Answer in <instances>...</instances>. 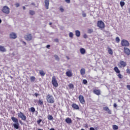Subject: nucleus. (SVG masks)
<instances>
[{
	"label": "nucleus",
	"instance_id": "nucleus-1",
	"mask_svg": "<svg viewBox=\"0 0 130 130\" xmlns=\"http://www.w3.org/2000/svg\"><path fill=\"white\" fill-rule=\"evenodd\" d=\"M11 119L13 122H15V123L13 124L14 128H16V129H19L20 124H19L18 119L15 117H12Z\"/></svg>",
	"mask_w": 130,
	"mask_h": 130
},
{
	"label": "nucleus",
	"instance_id": "nucleus-2",
	"mask_svg": "<svg viewBox=\"0 0 130 130\" xmlns=\"http://www.w3.org/2000/svg\"><path fill=\"white\" fill-rule=\"evenodd\" d=\"M46 100L48 102V103H54L55 101H54V98H53V96L52 95H50V94H48L46 96Z\"/></svg>",
	"mask_w": 130,
	"mask_h": 130
},
{
	"label": "nucleus",
	"instance_id": "nucleus-3",
	"mask_svg": "<svg viewBox=\"0 0 130 130\" xmlns=\"http://www.w3.org/2000/svg\"><path fill=\"white\" fill-rule=\"evenodd\" d=\"M114 71L116 73V74H118L117 76L119 79H122L123 78V76H122L121 74H120V70H119L117 67H114Z\"/></svg>",
	"mask_w": 130,
	"mask_h": 130
},
{
	"label": "nucleus",
	"instance_id": "nucleus-4",
	"mask_svg": "<svg viewBox=\"0 0 130 130\" xmlns=\"http://www.w3.org/2000/svg\"><path fill=\"white\" fill-rule=\"evenodd\" d=\"M18 117L21 118L23 121H26V119H27V117L23 113H22V112H20L18 113Z\"/></svg>",
	"mask_w": 130,
	"mask_h": 130
},
{
	"label": "nucleus",
	"instance_id": "nucleus-5",
	"mask_svg": "<svg viewBox=\"0 0 130 130\" xmlns=\"http://www.w3.org/2000/svg\"><path fill=\"white\" fill-rule=\"evenodd\" d=\"M121 45L122 46L127 47L129 46V42L126 40L123 39L121 41Z\"/></svg>",
	"mask_w": 130,
	"mask_h": 130
},
{
	"label": "nucleus",
	"instance_id": "nucleus-6",
	"mask_svg": "<svg viewBox=\"0 0 130 130\" xmlns=\"http://www.w3.org/2000/svg\"><path fill=\"white\" fill-rule=\"evenodd\" d=\"M52 84L55 87L58 86V83H57V80H56L55 76H53L52 78Z\"/></svg>",
	"mask_w": 130,
	"mask_h": 130
},
{
	"label": "nucleus",
	"instance_id": "nucleus-7",
	"mask_svg": "<svg viewBox=\"0 0 130 130\" xmlns=\"http://www.w3.org/2000/svg\"><path fill=\"white\" fill-rule=\"evenodd\" d=\"M2 12L5 14H10V8L7 6H4L2 9Z\"/></svg>",
	"mask_w": 130,
	"mask_h": 130
},
{
	"label": "nucleus",
	"instance_id": "nucleus-8",
	"mask_svg": "<svg viewBox=\"0 0 130 130\" xmlns=\"http://www.w3.org/2000/svg\"><path fill=\"white\" fill-rule=\"evenodd\" d=\"M98 27L101 28V29H103V28L105 27L104 22H103L102 21H99L98 22Z\"/></svg>",
	"mask_w": 130,
	"mask_h": 130
},
{
	"label": "nucleus",
	"instance_id": "nucleus-9",
	"mask_svg": "<svg viewBox=\"0 0 130 130\" xmlns=\"http://www.w3.org/2000/svg\"><path fill=\"white\" fill-rule=\"evenodd\" d=\"M79 101H80V103H81V104H85V99L84 98V96H83L82 95H80L79 96Z\"/></svg>",
	"mask_w": 130,
	"mask_h": 130
},
{
	"label": "nucleus",
	"instance_id": "nucleus-10",
	"mask_svg": "<svg viewBox=\"0 0 130 130\" xmlns=\"http://www.w3.org/2000/svg\"><path fill=\"white\" fill-rule=\"evenodd\" d=\"M93 93L95 94V95L99 96L100 95H101V90H100V89H94L93 90Z\"/></svg>",
	"mask_w": 130,
	"mask_h": 130
},
{
	"label": "nucleus",
	"instance_id": "nucleus-11",
	"mask_svg": "<svg viewBox=\"0 0 130 130\" xmlns=\"http://www.w3.org/2000/svg\"><path fill=\"white\" fill-rule=\"evenodd\" d=\"M24 38L25 40H27V41H30V40H32V36L31 34L25 36Z\"/></svg>",
	"mask_w": 130,
	"mask_h": 130
},
{
	"label": "nucleus",
	"instance_id": "nucleus-12",
	"mask_svg": "<svg viewBox=\"0 0 130 130\" xmlns=\"http://www.w3.org/2000/svg\"><path fill=\"white\" fill-rule=\"evenodd\" d=\"M10 38L12 39H16L17 38V34L15 32H11L10 34Z\"/></svg>",
	"mask_w": 130,
	"mask_h": 130
},
{
	"label": "nucleus",
	"instance_id": "nucleus-13",
	"mask_svg": "<svg viewBox=\"0 0 130 130\" xmlns=\"http://www.w3.org/2000/svg\"><path fill=\"white\" fill-rule=\"evenodd\" d=\"M120 64L122 68H125V67H126V62L123 60H120Z\"/></svg>",
	"mask_w": 130,
	"mask_h": 130
},
{
	"label": "nucleus",
	"instance_id": "nucleus-14",
	"mask_svg": "<svg viewBox=\"0 0 130 130\" xmlns=\"http://www.w3.org/2000/svg\"><path fill=\"white\" fill-rule=\"evenodd\" d=\"M72 107L75 110H78L80 109V107H79V106L75 103L72 104Z\"/></svg>",
	"mask_w": 130,
	"mask_h": 130
},
{
	"label": "nucleus",
	"instance_id": "nucleus-15",
	"mask_svg": "<svg viewBox=\"0 0 130 130\" xmlns=\"http://www.w3.org/2000/svg\"><path fill=\"white\" fill-rule=\"evenodd\" d=\"M66 75L67 76V77L71 78V77H73V72H72V71L69 70L66 72Z\"/></svg>",
	"mask_w": 130,
	"mask_h": 130
},
{
	"label": "nucleus",
	"instance_id": "nucleus-16",
	"mask_svg": "<svg viewBox=\"0 0 130 130\" xmlns=\"http://www.w3.org/2000/svg\"><path fill=\"white\" fill-rule=\"evenodd\" d=\"M103 110L105 111H107V112H108V114H111V110H110V109H109V108H108V107H104Z\"/></svg>",
	"mask_w": 130,
	"mask_h": 130
},
{
	"label": "nucleus",
	"instance_id": "nucleus-17",
	"mask_svg": "<svg viewBox=\"0 0 130 130\" xmlns=\"http://www.w3.org/2000/svg\"><path fill=\"white\" fill-rule=\"evenodd\" d=\"M45 6L46 9L48 10V7L49 6V0H45Z\"/></svg>",
	"mask_w": 130,
	"mask_h": 130
},
{
	"label": "nucleus",
	"instance_id": "nucleus-18",
	"mask_svg": "<svg viewBox=\"0 0 130 130\" xmlns=\"http://www.w3.org/2000/svg\"><path fill=\"white\" fill-rule=\"evenodd\" d=\"M65 121L67 123H68L69 124H70V123H72V122H73V121H72V119H71L70 118H67L65 120Z\"/></svg>",
	"mask_w": 130,
	"mask_h": 130
},
{
	"label": "nucleus",
	"instance_id": "nucleus-19",
	"mask_svg": "<svg viewBox=\"0 0 130 130\" xmlns=\"http://www.w3.org/2000/svg\"><path fill=\"white\" fill-rule=\"evenodd\" d=\"M124 52L126 55H129L130 54V50L129 49H124Z\"/></svg>",
	"mask_w": 130,
	"mask_h": 130
},
{
	"label": "nucleus",
	"instance_id": "nucleus-20",
	"mask_svg": "<svg viewBox=\"0 0 130 130\" xmlns=\"http://www.w3.org/2000/svg\"><path fill=\"white\" fill-rule=\"evenodd\" d=\"M86 73V71H85V69L82 68V69L80 70V74L81 76H84Z\"/></svg>",
	"mask_w": 130,
	"mask_h": 130
},
{
	"label": "nucleus",
	"instance_id": "nucleus-21",
	"mask_svg": "<svg viewBox=\"0 0 130 130\" xmlns=\"http://www.w3.org/2000/svg\"><path fill=\"white\" fill-rule=\"evenodd\" d=\"M75 35L77 37H80V36H81V32H80L79 30H76L75 31Z\"/></svg>",
	"mask_w": 130,
	"mask_h": 130
},
{
	"label": "nucleus",
	"instance_id": "nucleus-22",
	"mask_svg": "<svg viewBox=\"0 0 130 130\" xmlns=\"http://www.w3.org/2000/svg\"><path fill=\"white\" fill-rule=\"evenodd\" d=\"M40 75L41 76V77H44L45 76V73L44 71H43V70H40Z\"/></svg>",
	"mask_w": 130,
	"mask_h": 130
},
{
	"label": "nucleus",
	"instance_id": "nucleus-23",
	"mask_svg": "<svg viewBox=\"0 0 130 130\" xmlns=\"http://www.w3.org/2000/svg\"><path fill=\"white\" fill-rule=\"evenodd\" d=\"M38 105H43V101L39 100L38 102Z\"/></svg>",
	"mask_w": 130,
	"mask_h": 130
},
{
	"label": "nucleus",
	"instance_id": "nucleus-24",
	"mask_svg": "<svg viewBox=\"0 0 130 130\" xmlns=\"http://www.w3.org/2000/svg\"><path fill=\"white\" fill-rule=\"evenodd\" d=\"M30 80L31 82H34L35 81V80H36V78L34 76H31L30 78Z\"/></svg>",
	"mask_w": 130,
	"mask_h": 130
},
{
	"label": "nucleus",
	"instance_id": "nucleus-25",
	"mask_svg": "<svg viewBox=\"0 0 130 130\" xmlns=\"http://www.w3.org/2000/svg\"><path fill=\"white\" fill-rule=\"evenodd\" d=\"M68 87L70 89H74V84L70 83L69 84Z\"/></svg>",
	"mask_w": 130,
	"mask_h": 130
},
{
	"label": "nucleus",
	"instance_id": "nucleus-26",
	"mask_svg": "<svg viewBox=\"0 0 130 130\" xmlns=\"http://www.w3.org/2000/svg\"><path fill=\"white\" fill-rule=\"evenodd\" d=\"M48 120H52L53 119V117L51 115H49L48 116Z\"/></svg>",
	"mask_w": 130,
	"mask_h": 130
},
{
	"label": "nucleus",
	"instance_id": "nucleus-27",
	"mask_svg": "<svg viewBox=\"0 0 130 130\" xmlns=\"http://www.w3.org/2000/svg\"><path fill=\"white\" fill-rule=\"evenodd\" d=\"M29 14L31 15V16H33L34 15H35V12L33 10H30Z\"/></svg>",
	"mask_w": 130,
	"mask_h": 130
},
{
	"label": "nucleus",
	"instance_id": "nucleus-28",
	"mask_svg": "<svg viewBox=\"0 0 130 130\" xmlns=\"http://www.w3.org/2000/svg\"><path fill=\"white\" fill-rule=\"evenodd\" d=\"M120 5L121 8H123L124 5H125V3H124V2L121 1L120 2Z\"/></svg>",
	"mask_w": 130,
	"mask_h": 130
},
{
	"label": "nucleus",
	"instance_id": "nucleus-29",
	"mask_svg": "<svg viewBox=\"0 0 130 130\" xmlns=\"http://www.w3.org/2000/svg\"><path fill=\"white\" fill-rule=\"evenodd\" d=\"M113 129L114 130H117L118 129V126L116 125H114L113 126Z\"/></svg>",
	"mask_w": 130,
	"mask_h": 130
},
{
	"label": "nucleus",
	"instance_id": "nucleus-30",
	"mask_svg": "<svg viewBox=\"0 0 130 130\" xmlns=\"http://www.w3.org/2000/svg\"><path fill=\"white\" fill-rule=\"evenodd\" d=\"M120 41V39H119V37H117L116 38V42H117V43H119Z\"/></svg>",
	"mask_w": 130,
	"mask_h": 130
},
{
	"label": "nucleus",
	"instance_id": "nucleus-31",
	"mask_svg": "<svg viewBox=\"0 0 130 130\" xmlns=\"http://www.w3.org/2000/svg\"><path fill=\"white\" fill-rule=\"evenodd\" d=\"M80 52L82 54H85V52H86V50L85 49H80Z\"/></svg>",
	"mask_w": 130,
	"mask_h": 130
},
{
	"label": "nucleus",
	"instance_id": "nucleus-32",
	"mask_svg": "<svg viewBox=\"0 0 130 130\" xmlns=\"http://www.w3.org/2000/svg\"><path fill=\"white\" fill-rule=\"evenodd\" d=\"M69 37H70V38H73L74 37V34L72 32H70Z\"/></svg>",
	"mask_w": 130,
	"mask_h": 130
},
{
	"label": "nucleus",
	"instance_id": "nucleus-33",
	"mask_svg": "<svg viewBox=\"0 0 130 130\" xmlns=\"http://www.w3.org/2000/svg\"><path fill=\"white\" fill-rule=\"evenodd\" d=\"M108 52L109 54H111V55H112V54H113V52L112 51V49L108 50Z\"/></svg>",
	"mask_w": 130,
	"mask_h": 130
},
{
	"label": "nucleus",
	"instance_id": "nucleus-34",
	"mask_svg": "<svg viewBox=\"0 0 130 130\" xmlns=\"http://www.w3.org/2000/svg\"><path fill=\"white\" fill-rule=\"evenodd\" d=\"M30 111H31V112H33V113L35 112V108H34V107H31V108H30Z\"/></svg>",
	"mask_w": 130,
	"mask_h": 130
},
{
	"label": "nucleus",
	"instance_id": "nucleus-35",
	"mask_svg": "<svg viewBox=\"0 0 130 130\" xmlns=\"http://www.w3.org/2000/svg\"><path fill=\"white\" fill-rule=\"evenodd\" d=\"M54 56L56 60H59V57H58V56L55 55Z\"/></svg>",
	"mask_w": 130,
	"mask_h": 130
},
{
	"label": "nucleus",
	"instance_id": "nucleus-36",
	"mask_svg": "<svg viewBox=\"0 0 130 130\" xmlns=\"http://www.w3.org/2000/svg\"><path fill=\"white\" fill-rule=\"evenodd\" d=\"M83 83L84 85H86V84H87V83H88V81H87V80H86V79H83Z\"/></svg>",
	"mask_w": 130,
	"mask_h": 130
},
{
	"label": "nucleus",
	"instance_id": "nucleus-37",
	"mask_svg": "<svg viewBox=\"0 0 130 130\" xmlns=\"http://www.w3.org/2000/svg\"><path fill=\"white\" fill-rule=\"evenodd\" d=\"M41 121H42V119H40L37 120V123L38 124H39V125L40 124V122H41Z\"/></svg>",
	"mask_w": 130,
	"mask_h": 130
},
{
	"label": "nucleus",
	"instance_id": "nucleus-38",
	"mask_svg": "<svg viewBox=\"0 0 130 130\" xmlns=\"http://www.w3.org/2000/svg\"><path fill=\"white\" fill-rule=\"evenodd\" d=\"M126 73L128 74V75H130V69H126Z\"/></svg>",
	"mask_w": 130,
	"mask_h": 130
},
{
	"label": "nucleus",
	"instance_id": "nucleus-39",
	"mask_svg": "<svg viewBox=\"0 0 130 130\" xmlns=\"http://www.w3.org/2000/svg\"><path fill=\"white\" fill-rule=\"evenodd\" d=\"M15 6L16 8H19V7H20V4L19 3H16Z\"/></svg>",
	"mask_w": 130,
	"mask_h": 130
},
{
	"label": "nucleus",
	"instance_id": "nucleus-40",
	"mask_svg": "<svg viewBox=\"0 0 130 130\" xmlns=\"http://www.w3.org/2000/svg\"><path fill=\"white\" fill-rule=\"evenodd\" d=\"M65 2H66L67 4H70L71 3V0H65Z\"/></svg>",
	"mask_w": 130,
	"mask_h": 130
},
{
	"label": "nucleus",
	"instance_id": "nucleus-41",
	"mask_svg": "<svg viewBox=\"0 0 130 130\" xmlns=\"http://www.w3.org/2000/svg\"><path fill=\"white\" fill-rule=\"evenodd\" d=\"M84 127L85 128H88V124H84Z\"/></svg>",
	"mask_w": 130,
	"mask_h": 130
},
{
	"label": "nucleus",
	"instance_id": "nucleus-42",
	"mask_svg": "<svg viewBox=\"0 0 130 130\" xmlns=\"http://www.w3.org/2000/svg\"><path fill=\"white\" fill-rule=\"evenodd\" d=\"M126 88L128 89V90H130V85H126Z\"/></svg>",
	"mask_w": 130,
	"mask_h": 130
},
{
	"label": "nucleus",
	"instance_id": "nucleus-43",
	"mask_svg": "<svg viewBox=\"0 0 130 130\" xmlns=\"http://www.w3.org/2000/svg\"><path fill=\"white\" fill-rule=\"evenodd\" d=\"M0 51L2 52H5V51H6V49H0Z\"/></svg>",
	"mask_w": 130,
	"mask_h": 130
},
{
	"label": "nucleus",
	"instance_id": "nucleus-44",
	"mask_svg": "<svg viewBox=\"0 0 130 130\" xmlns=\"http://www.w3.org/2000/svg\"><path fill=\"white\" fill-rule=\"evenodd\" d=\"M39 95V94L37 93H35V96H36V97H38V96Z\"/></svg>",
	"mask_w": 130,
	"mask_h": 130
},
{
	"label": "nucleus",
	"instance_id": "nucleus-45",
	"mask_svg": "<svg viewBox=\"0 0 130 130\" xmlns=\"http://www.w3.org/2000/svg\"><path fill=\"white\" fill-rule=\"evenodd\" d=\"M0 49H5V47L4 46H0Z\"/></svg>",
	"mask_w": 130,
	"mask_h": 130
},
{
	"label": "nucleus",
	"instance_id": "nucleus-46",
	"mask_svg": "<svg viewBox=\"0 0 130 130\" xmlns=\"http://www.w3.org/2000/svg\"><path fill=\"white\" fill-rule=\"evenodd\" d=\"M113 106L115 108H116V107H117V105L115 103L114 104Z\"/></svg>",
	"mask_w": 130,
	"mask_h": 130
},
{
	"label": "nucleus",
	"instance_id": "nucleus-47",
	"mask_svg": "<svg viewBox=\"0 0 130 130\" xmlns=\"http://www.w3.org/2000/svg\"><path fill=\"white\" fill-rule=\"evenodd\" d=\"M60 11H61V12H63V11H64V10H63V8H60Z\"/></svg>",
	"mask_w": 130,
	"mask_h": 130
},
{
	"label": "nucleus",
	"instance_id": "nucleus-48",
	"mask_svg": "<svg viewBox=\"0 0 130 130\" xmlns=\"http://www.w3.org/2000/svg\"><path fill=\"white\" fill-rule=\"evenodd\" d=\"M49 47H50V45H47L46 46V48L49 49Z\"/></svg>",
	"mask_w": 130,
	"mask_h": 130
},
{
	"label": "nucleus",
	"instance_id": "nucleus-49",
	"mask_svg": "<svg viewBox=\"0 0 130 130\" xmlns=\"http://www.w3.org/2000/svg\"><path fill=\"white\" fill-rule=\"evenodd\" d=\"M89 130H95V129L94 128V127H91L89 128Z\"/></svg>",
	"mask_w": 130,
	"mask_h": 130
},
{
	"label": "nucleus",
	"instance_id": "nucleus-50",
	"mask_svg": "<svg viewBox=\"0 0 130 130\" xmlns=\"http://www.w3.org/2000/svg\"><path fill=\"white\" fill-rule=\"evenodd\" d=\"M82 16H83V17H86V14L85 13H83Z\"/></svg>",
	"mask_w": 130,
	"mask_h": 130
},
{
	"label": "nucleus",
	"instance_id": "nucleus-51",
	"mask_svg": "<svg viewBox=\"0 0 130 130\" xmlns=\"http://www.w3.org/2000/svg\"><path fill=\"white\" fill-rule=\"evenodd\" d=\"M88 37L87 36V35H84V38H87Z\"/></svg>",
	"mask_w": 130,
	"mask_h": 130
},
{
	"label": "nucleus",
	"instance_id": "nucleus-52",
	"mask_svg": "<svg viewBox=\"0 0 130 130\" xmlns=\"http://www.w3.org/2000/svg\"><path fill=\"white\" fill-rule=\"evenodd\" d=\"M23 44H24V45H26V42L22 41Z\"/></svg>",
	"mask_w": 130,
	"mask_h": 130
},
{
	"label": "nucleus",
	"instance_id": "nucleus-53",
	"mask_svg": "<svg viewBox=\"0 0 130 130\" xmlns=\"http://www.w3.org/2000/svg\"><path fill=\"white\" fill-rule=\"evenodd\" d=\"M55 41L56 42H58V39H55Z\"/></svg>",
	"mask_w": 130,
	"mask_h": 130
},
{
	"label": "nucleus",
	"instance_id": "nucleus-54",
	"mask_svg": "<svg viewBox=\"0 0 130 130\" xmlns=\"http://www.w3.org/2000/svg\"><path fill=\"white\" fill-rule=\"evenodd\" d=\"M22 8H23V10H26V7H25V6H23Z\"/></svg>",
	"mask_w": 130,
	"mask_h": 130
},
{
	"label": "nucleus",
	"instance_id": "nucleus-55",
	"mask_svg": "<svg viewBox=\"0 0 130 130\" xmlns=\"http://www.w3.org/2000/svg\"><path fill=\"white\" fill-rule=\"evenodd\" d=\"M66 58H67V59H70V58L69 57V56H66Z\"/></svg>",
	"mask_w": 130,
	"mask_h": 130
},
{
	"label": "nucleus",
	"instance_id": "nucleus-56",
	"mask_svg": "<svg viewBox=\"0 0 130 130\" xmlns=\"http://www.w3.org/2000/svg\"><path fill=\"white\" fill-rule=\"evenodd\" d=\"M52 23H51V22L49 23V25H52Z\"/></svg>",
	"mask_w": 130,
	"mask_h": 130
},
{
	"label": "nucleus",
	"instance_id": "nucleus-57",
	"mask_svg": "<svg viewBox=\"0 0 130 130\" xmlns=\"http://www.w3.org/2000/svg\"><path fill=\"white\" fill-rule=\"evenodd\" d=\"M2 23V19H0V23Z\"/></svg>",
	"mask_w": 130,
	"mask_h": 130
},
{
	"label": "nucleus",
	"instance_id": "nucleus-58",
	"mask_svg": "<svg viewBox=\"0 0 130 130\" xmlns=\"http://www.w3.org/2000/svg\"><path fill=\"white\" fill-rule=\"evenodd\" d=\"M32 5H33L34 6L35 5L34 3H32Z\"/></svg>",
	"mask_w": 130,
	"mask_h": 130
},
{
	"label": "nucleus",
	"instance_id": "nucleus-59",
	"mask_svg": "<svg viewBox=\"0 0 130 130\" xmlns=\"http://www.w3.org/2000/svg\"><path fill=\"white\" fill-rule=\"evenodd\" d=\"M38 130H43V129H38Z\"/></svg>",
	"mask_w": 130,
	"mask_h": 130
},
{
	"label": "nucleus",
	"instance_id": "nucleus-60",
	"mask_svg": "<svg viewBox=\"0 0 130 130\" xmlns=\"http://www.w3.org/2000/svg\"><path fill=\"white\" fill-rule=\"evenodd\" d=\"M81 130H85V129H84L82 128V129H81Z\"/></svg>",
	"mask_w": 130,
	"mask_h": 130
},
{
	"label": "nucleus",
	"instance_id": "nucleus-61",
	"mask_svg": "<svg viewBox=\"0 0 130 130\" xmlns=\"http://www.w3.org/2000/svg\"><path fill=\"white\" fill-rule=\"evenodd\" d=\"M129 14H130V9H129Z\"/></svg>",
	"mask_w": 130,
	"mask_h": 130
},
{
	"label": "nucleus",
	"instance_id": "nucleus-62",
	"mask_svg": "<svg viewBox=\"0 0 130 130\" xmlns=\"http://www.w3.org/2000/svg\"><path fill=\"white\" fill-rule=\"evenodd\" d=\"M80 49H84V48H81Z\"/></svg>",
	"mask_w": 130,
	"mask_h": 130
}]
</instances>
